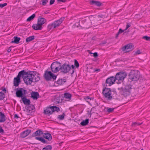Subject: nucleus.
Segmentation results:
<instances>
[{"label": "nucleus", "mask_w": 150, "mask_h": 150, "mask_svg": "<svg viewBox=\"0 0 150 150\" xmlns=\"http://www.w3.org/2000/svg\"><path fill=\"white\" fill-rule=\"evenodd\" d=\"M31 97L34 100H37L39 97V93L37 92H32L31 93Z\"/></svg>", "instance_id": "obj_22"}, {"label": "nucleus", "mask_w": 150, "mask_h": 150, "mask_svg": "<svg viewBox=\"0 0 150 150\" xmlns=\"http://www.w3.org/2000/svg\"><path fill=\"white\" fill-rule=\"evenodd\" d=\"M74 65L76 68H78L79 67V64L76 59L74 60Z\"/></svg>", "instance_id": "obj_39"}, {"label": "nucleus", "mask_w": 150, "mask_h": 150, "mask_svg": "<svg viewBox=\"0 0 150 150\" xmlns=\"http://www.w3.org/2000/svg\"><path fill=\"white\" fill-rule=\"evenodd\" d=\"M35 37L33 35L27 38L26 39V42H28L32 41L34 39Z\"/></svg>", "instance_id": "obj_31"}, {"label": "nucleus", "mask_w": 150, "mask_h": 150, "mask_svg": "<svg viewBox=\"0 0 150 150\" xmlns=\"http://www.w3.org/2000/svg\"><path fill=\"white\" fill-rule=\"evenodd\" d=\"M35 109V108L34 105H30L29 106L28 108L27 109V112L28 113V115H30L31 113H32V111L34 110L33 112H35V110H34Z\"/></svg>", "instance_id": "obj_21"}, {"label": "nucleus", "mask_w": 150, "mask_h": 150, "mask_svg": "<svg viewBox=\"0 0 150 150\" xmlns=\"http://www.w3.org/2000/svg\"><path fill=\"white\" fill-rule=\"evenodd\" d=\"M118 36L119 35L117 33L116 35L115 38H117L118 37Z\"/></svg>", "instance_id": "obj_55"}, {"label": "nucleus", "mask_w": 150, "mask_h": 150, "mask_svg": "<svg viewBox=\"0 0 150 150\" xmlns=\"http://www.w3.org/2000/svg\"><path fill=\"white\" fill-rule=\"evenodd\" d=\"M38 74H37L35 71L26 72L25 70H22L19 72L17 76L13 79V85L15 86H18L21 82V77H22L23 80L27 85H30L32 82H37L40 79Z\"/></svg>", "instance_id": "obj_1"}, {"label": "nucleus", "mask_w": 150, "mask_h": 150, "mask_svg": "<svg viewBox=\"0 0 150 150\" xmlns=\"http://www.w3.org/2000/svg\"><path fill=\"white\" fill-rule=\"evenodd\" d=\"M65 116V114L64 113H63L62 115H59L57 117V119L60 120H63L64 117Z\"/></svg>", "instance_id": "obj_33"}, {"label": "nucleus", "mask_w": 150, "mask_h": 150, "mask_svg": "<svg viewBox=\"0 0 150 150\" xmlns=\"http://www.w3.org/2000/svg\"><path fill=\"white\" fill-rule=\"evenodd\" d=\"M100 71V69H94L93 72H96L97 71V72H98Z\"/></svg>", "instance_id": "obj_50"}, {"label": "nucleus", "mask_w": 150, "mask_h": 150, "mask_svg": "<svg viewBox=\"0 0 150 150\" xmlns=\"http://www.w3.org/2000/svg\"><path fill=\"white\" fill-rule=\"evenodd\" d=\"M14 117V118H19V117L18 116V115L16 114H15Z\"/></svg>", "instance_id": "obj_51"}, {"label": "nucleus", "mask_w": 150, "mask_h": 150, "mask_svg": "<svg viewBox=\"0 0 150 150\" xmlns=\"http://www.w3.org/2000/svg\"><path fill=\"white\" fill-rule=\"evenodd\" d=\"M91 114H92L91 113V112L89 114H90L91 115Z\"/></svg>", "instance_id": "obj_60"}, {"label": "nucleus", "mask_w": 150, "mask_h": 150, "mask_svg": "<svg viewBox=\"0 0 150 150\" xmlns=\"http://www.w3.org/2000/svg\"><path fill=\"white\" fill-rule=\"evenodd\" d=\"M81 22L83 24V26L86 28H89L91 25V21L89 17L82 20Z\"/></svg>", "instance_id": "obj_14"}, {"label": "nucleus", "mask_w": 150, "mask_h": 150, "mask_svg": "<svg viewBox=\"0 0 150 150\" xmlns=\"http://www.w3.org/2000/svg\"><path fill=\"white\" fill-rule=\"evenodd\" d=\"M5 95L3 93L0 92V100H2L5 97Z\"/></svg>", "instance_id": "obj_36"}, {"label": "nucleus", "mask_w": 150, "mask_h": 150, "mask_svg": "<svg viewBox=\"0 0 150 150\" xmlns=\"http://www.w3.org/2000/svg\"><path fill=\"white\" fill-rule=\"evenodd\" d=\"M26 96L21 98V100L25 105H30V101L29 99L26 98Z\"/></svg>", "instance_id": "obj_24"}, {"label": "nucleus", "mask_w": 150, "mask_h": 150, "mask_svg": "<svg viewBox=\"0 0 150 150\" xmlns=\"http://www.w3.org/2000/svg\"><path fill=\"white\" fill-rule=\"evenodd\" d=\"M90 3L91 4L95 5L98 6H100L102 4L100 1H96L94 0L90 1Z\"/></svg>", "instance_id": "obj_23"}, {"label": "nucleus", "mask_w": 150, "mask_h": 150, "mask_svg": "<svg viewBox=\"0 0 150 150\" xmlns=\"http://www.w3.org/2000/svg\"><path fill=\"white\" fill-rule=\"evenodd\" d=\"M61 64L58 62H53L51 65V68L52 71L54 73H57L60 70Z\"/></svg>", "instance_id": "obj_10"}, {"label": "nucleus", "mask_w": 150, "mask_h": 150, "mask_svg": "<svg viewBox=\"0 0 150 150\" xmlns=\"http://www.w3.org/2000/svg\"><path fill=\"white\" fill-rule=\"evenodd\" d=\"M7 5V4L6 3H5L3 4H0V7L3 8L4 7L6 6Z\"/></svg>", "instance_id": "obj_42"}, {"label": "nucleus", "mask_w": 150, "mask_h": 150, "mask_svg": "<svg viewBox=\"0 0 150 150\" xmlns=\"http://www.w3.org/2000/svg\"><path fill=\"white\" fill-rule=\"evenodd\" d=\"M52 147L51 145H48L45 147L43 148L42 150H51Z\"/></svg>", "instance_id": "obj_35"}, {"label": "nucleus", "mask_w": 150, "mask_h": 150, "mask_svg": "<svg viewBox=\"0 0 150 150\" xmlns=\"http://www.w3.org/2000/svg\"><path fill=\"white\" fill-rule=\"evenodd\" d=\"M117 34L119 35L120 33H119V31L118 32V33H117Z\"/></svg>", "instance_id": "obj_58"}, {"label": "nucleus", "mask_w": 150, "mask_h": 150, "mask_svg": "<svg viewBox=\"0 0 150 150\" xmlns=\"http://www.w3.org/2000/svg\"><path fill=\"white\" fill-rule=\"evenodd\" d=\"M125 30H122L121 28H120L119 29V33H121L123 32H124V31H125Z\"/></svg>", "instance_id": "obj_47"}, {"label": "nucleus", "mask_w": 150, "mask_h": 150, "mask_svg": "<svg viewBox=\"0 0 150 150\" xmlns=\"http://www.w3.org/2000/svg\"><path fill=\"white\" fill-rule=\"evenodd\" d=\"M4 133V132L2 128L0 126V133L3 134Z\"/></svg>", "instance_id": "obj_43"}, {"label": "nucleus", "mask_w": 150, "mask_h": 150, "mask_svg": "<svg viewBox=\"0 0 150 150\" xmlns=\"http://www.w3.org/2000/svg\"><path fill=\"white\" fill-rule=\"evenodd\" d=\"M67 80L65 79L59 78L57 81L54 82L55 84H57L58 85L62 86L64 85L66 82Z\"/></svg>", "instance_id": "obj_15"}, {"label": "nucleus", "mask_w": 150, "mask_h": 150, "mask_svg": "<svg viewBox=\"0 0 150 150\" xmlns=\"http://www.w3.org/2000/svg\"><path fill=\"white\" fill-rule=\"evenodd\" d=\"M2 91L3 92H5L6 93V88H4L2 89Z\"/></svg>", "instance_id": "obj_54"}, {"label": "nucleus", "mask_w": 150, "mask_h": 150, "mask_svg": "<svg viewBox=\"0 0 150 150\" xmlns=\"http://www.w3.org/2000/svg\"><path fill=\"white\" fill-rule=\"evenodd\" d=\"M103 15H98V17H99L100 18H103Z\"/></svg>", "instance_id": "obj_52"}, {"label": "nucleus", "mask_w": 150, "mask_h": 150, "mask_svg": "<svg viewBox=\"0 0 150 150\" xmlns=\"http://www.w3.org/2000/svg\"><path fill=\"white\" fill-rule=\"evenodd\" d=\"M35 17V14H33L31 16L29 17L27 19V21H30L33 20L34 18Z\"/></svg>", "instance_id": "obj_34"}, {"label": "nucleus", "mask_w": 150, "mask_h": 150, "mask_svg": "<svg viewBox=\"0 0 150 150\" xmlns=\"http://www.w3.org/2000/svg\"><path fill=\"white\" fill-rule=\"evenodd\" d=\"M89 122V119H86L83 120L81 122V125L82 126H86L88 125Z\"/></svg>", "instance_id": "obj_30"}, {"label": "nucleus", "mask_w": 150, "mask_h": 150, "mask_svg": "<svg viewBox=\"0 0 150 150\" xmlns=\"http://www.w3.org/2000/svg\"><path fill=\"white\" fill-rule=\"evenodd\" d=\"M46 21V20L44 18H41L38 19V23L42 26L45 22Z\"/></svg>", "instance_id": "obj_28"}, {"label": "nucleus", "mask_w": 150, "mask_h": 150, "mask_svg": "<svg viewBox=\"0 0 150 150\" xmlns=\"http://www.w3.org/2000/svg\"><path fill=\"white\" fill-rule=\"evenodd\" d=\"M112 92V91L110 88L106 87L104 88L102 91V94L104 96V98L108 101L112 100L113 96Z\"/></svg>", "instance_id": "obj_4"}, {"label": "nucleus", "mask_w": 150, "mask_h": 150, "mask_svg": "<svg viewBox=\"0 0 150 150\" xmlns=\"http://www.w3.org/2000/svg\"><path fill=\"white\" fill-rule=\"evenodd\" d=\"M127 76V74L125 72H120L117 73L115 77L116 80L122 81Z\"/></svg>", "instance_id": "obj_11"}, {"label": "nucleus", "mask_w": 150, "mask_h": 150, "mask_svg": "<svg viewBox=\"0 0 150 150\" xmlns=\"http://www.w3.org/2000/svg\"><path fill=\"white\" fill-rule=\"evenodd\" d=\"M67 0H57V1L58 2H65Z\"/></svg>", "instance_id": "obj_49"}, {"label": "nucleus", "mask_w": 150, "mask_h": 150, "mask_svg": "<svg viewBox=\"0 0 150 150\" xmlns=\"http://www.w3.org/2000/svg\"><path fill=\"white\" fill-rule=\"evenodd\" d=\"M143 39H144L147 41L150 40V37L147 36H145L143 37Z\"/></svg>", "instance_id": "obj_40"}, {"label": "nucleus", "mask_w": 150, "mask_h": 150, "mask_svg": "<svg viewBox=\"0 0 150 150\" xmlns=\"http://www.w3.org/2000/svg\"><path fill=\"white\" fill-rule=\"evenodd\" d=\"M64 20V18H61L59 20L55 21L53 23L49 24L47 27L48 30L49 31L50 30L59 26Z\"/></svg>", "instance_id": "obj_8"}, {"label": "nucleus", "mask_w": 150, "mask_h": 150, "mask_svg": "<svg viewBox=\"0 0 150 150\" xmlns=\"http://www.w3.org/2000/svg\"><path fill=\"white\" fill-rule=\"evenodd\" d=\"M93 108H92L91 109V112L92 111V109H93Z\"/></svg>", "instance_id": "obj_61"}, {"label": "nucleus", "mask_w": 150, "mask_h": 150, "mask_svg": "<svg viewBox=\"0 0 150 150\" xmlns=\"http://www.w3.org/2000/svg\"><path fill=\"white\" fill-rule=\"evenodd\" d=\"M50 107H47L44 109L43 113L45 115H47L50 116V115L52 114L51 109L50 108Z\"/></svg>", "instance_id": "obj_17"}, {"label": "nucleus", "mask_w": 150, "mask_h": 150, "mask_svg": "<svg viewBox=\"0 0 150 150\" xmlns=\"http://www.w3.org/2000/svg\"><path fill=\"white\" fill-rule=\"evenodd\" d=\"M115 78V77L112 76L108 78L106 81L105 83L106 84V85H104V86H110L112 85L114 83L115 81H116Z\"/></svg>", "instance_id": "obj_12"}, {"label": "nucleus", "mask_w": 150, "mask_h": 150, "mask_svg": "<svg viewBox=\"0 0 150 150\" xmlns=\"http://www.w3.org/2000/svg\"><path fill=\"white\" fill-rule=\"evenodd\" d=\"M49 13L48 12H47H47H45V14H47V13Z\"/></svg>", "instance_id": "obj_59"}, {"label": "nucleus", "mask_w": 150, "mask_h": 150, "mask_svg": "<svg viewBox=\"0 0 150 150\" xmlns=\"http://www.w3.org/2000/svg\"><path fill=\"white\" fill-rule=\"evenodd\" d=\"M132 89V86L131 85H127L124 87L119 88L120 93L125 97L130 95L131 90Z\"/></svg>", "instance_id": "obj_5"}, {"label": "nucleus", "mask_w": 150, "mask_h": 150, "mask_svg": "<svg viewBox=\"0 0 150 150\" xmlns=\"http://www.w3.org/2000/svg\"><path fill=\"white\" fill-rule=\"evenodd\" d=\"M6 116L4 113L0 112V122H2L6 121Z\"/></svg>", "instance_id": "obj_25"}, {"label": "nucleus", "mask_w": 150, "mask_h": 150, "mask_svg": "<svg viewBox=\"0 0 150 150\" xmlns=\"http://www.w3.org/2000/svg\"><path fill=\"white\" fill-rule=\"evenodd\" d=\"M93 38H94V37H93V38H92V39H93Z\"/></svg>", "instance_id": "obj_62"}, {"label": "nucleus", "mask_w": 150, "mask_h": 150, "mask_svg": "<svg viewBox=\"0 0 150 150\" xmlns=\"http://www.w3.org/2000/svg\"><path fill=\"white\" fill-rule=\"evenodd\" d=\"M130 26V25L129 23H127V24L126 28L125 30H127L129 27Z\"/></svg>", "instance_id": "obj_45"}, {"label": "nucleus", "mask_w": 150, "mask_h": 150, "mask_svg": "<svg viewBox=\"0 0 150 150\" xmlns=\"http://www.w3.org/2000/svg\"><path fill=\"white\" fill-rule=\"evenodd\" d=\"M106 42L105 41H104L103 43V44H105L106 43Z\"/></svg>", "instance_id": "obj_57"}, {"label": "nucleus", "mask_w": 150, "mask_h": 150, "mask_svg": "<svg viewBox=\"0 0 150 150\" xmlns=\"http://www.w3.org/2000/svg\"><path fill=\"white\" fill-rule=\"evenodd\" d=\"M93 56L94 57H96L98 56L97 52H95L93 53Z\"/></svg>", "instance_id": "obj_46"}, {"label": "nucleus", "mask_w": 150, "mask_h": 150, "mask_svg": "<svg viewBox=\"0 0 150 150\" xmlns=\"http://www.w3.org/2000/svg\"><path fill=\"white\" fill-rule=\"evenodd\" d=\"M50 108L51 109L52 113L55 111L58 112L60 111V109L59 108L56 106H50Z\"/></svg>", "instance_id": "obj_26"}, {"label": "nucleus", "mask_w": 150, "mask_h": 150, "mask_svg": "<svg viewBox=\"0 0 150 150\" xmlns=\"http://www.w3.org/2000/svg\"><path fill=\"white\" fill-rule=\"evenodd\" d=\"M71 94L69 93H66L64 94V97L66 99L69 100L71 99Z\"/></svg>", "instance_id": "obj_32"}, {"label": "nucleus", "mask_w": 150, "mask_h": 150, "mask_svg": "<svg viewBox=\"0 0 150 150\" xmlns=\"http://www.w3.org/2000/svg\"><path fill=\"white\" fill-rule=\"evenodd\" d=\"M74 68L75 66L73 65H71L69 63L67 64L65 63L62 65H61V72L64 74H67L69 72L72 68V70L71 73V74H72L74 72Z\"/></svg>", "instance_id": "obj_2"}, {"label": "nucleus", "mask_w": 150, "mask_h": 150, "mask_svg": "<svg viewBox=\"0 0 150 150\" xmlns=\"http://www.w3.org/2000/svg\"><path fill=\"white\" fill-rule=\"evenodd\" d=\"M55 1V0H50V5H51L53 4Z\"/></svg>", "instance_id": "obj_48"}, {"label": "nucleus", "mask_w": 150, "mask_h": 150, "mask_svg": "<svg viewBox=\"0 0 150 150\" xmlns=\"http://www.w3.org/2000/svg\"><path fill=\"white\" fill-rule=\"evenodd\" d=\"M14 40L12 41L11 42L12 43H15L16 44H18L19 43V41L21 40L20 38L18 37L17 36H14L13 38Z\"/></svg>", "instance_id": "obj_27"}, {"label": "nucleus", "mask_w": 150, "mask_h": 150, "mask_svg": "<svg viewBox=\"0 0 150 150\" xmlns=\"http://www.w3.org/2000/svg\"><path fill=\"white\" fill-rule=\"evenodd\" d=\"M2 0H0V1H1Z\"/></svg>", "instance_id": "obj_63"}, {"label": "nucleus", "mask_w": 150, "mask_h": 150, "mask_svg": "<svg viewBox=\"0 0 150 150\" xmlns=\"http://www.w3.org/2000/svg\"><path fill=\"white\" fill-rule=\"evenodd\" d=\"M11 51V49L10 47H9L8 50H7V52H9Z\"/></svg>", "instance_id": "obj_53"}, {"label": "nucleus", "mask_w": 150, "mask_h": 150, "mask_svg": "<svg viewBox=\"0 0 150 150\" xmlns=\"http://www.w3.org/2000/svg\"><path fill=\"white\" fill-rule=\"evenodd\" d=\"M84 99L90 105H91V104L90 103L89 100H94V98H90L89 96H88L84 98Z\"/></svg>", "instance_id": "obj_29"}, {"label": "nucleus", "mask_w": 150, "mask_h": 150, "mask_svg": "<svg viewBox=\"0 0 150 150\" xmlns=\"http://www.w3.org/2000/svg\"><path fill=\"white\" fill-rule=\"evenodd\" d=\"M114 110V108H107V111L108 113H110L112 112Z\"/></svg>", "instance_id": "obj_38"}, {"label": "nucleus", "mask_w": 150, "mask_h": 150, "mask_svg": "<svg viewBox=\"0 0 150 150\" xmlns=\"http://www.w3.org/2000/svg\"><path fill=\"white\" fill-rule=\"evenodd\" d=\"M141 53V52L140 50H138L137 51H136L135 53V54L137 55L140 54Z\"/></svg>", "instance_id": "obj_44"}, {"label": "nucleus", "mask_w": 150, "mask_h": 150, "mask_svg": "<svg viewBox=\"0 0 150 150\" xmlns=\"http://www.w3.org/2000/svg\"><path fill=\"white\" fill-rule=\"evenodd\" d=\"M16 94L17 97L22 98L26 96L27 94V91L23 88H18L16 89Z\"/></svg>", "instance_id": "obj_9"}, {"label": "nucleus", "mask_w": 150, "mask_h": 150, "mask_svg": "<svg viewBox=\"0 0 150 150\" xmlns=\"http://www.w3.org/2000/svg\"><path fill=\"white\" fill-rule=\"evenodd\" d=\"M140 77L139 72L136 70H131L129 75V79L132 81L138 80Z\"/></svg>", "instance_id": "obj_6"}, {"label": "nucleus", "mask_w": 150, "mask_h": 150, "mask_svg": "<svg viewBox=\"0 0 150 150\" xmlns=\"http://www.w3.org/2000/svg\"><path fill=\"white\" fill-rule=\"evenodd\" d=\"M142 122L141 123H139L137 122H134L132 123V126L133 127H135L137 126H139L142 124Z\"/></svg>", "instance_id": "obj_37"}, {"label": "nucleus", "mask_w": 150, "mask_h": 150, "mask_svg": "<svg viewBox=\"0 0 150 150\" xmlns=\"http://www.w3.org/2000/svg\"><path fill=\"white\" fill-rule=\"evenodd\" d=\"M88 51H89V53L90 54H93V53H92L91 52H90L89 50H88Z\"/></svg>", "instance_id": "obj_56"}, {"label": "nucleus", "mask_w": 150, "mask_h": 150, "mask_svg": "<svg viewBox=\"0 0 150 150\" xmlns=\"http://www.w3.org/2000/svg\"><path fill=\"white\" fill-rule=\"evenodd\" d=\"M31 132V130L27 129L22 132L20 135V137L23 138L27 137Z\"/></svg>", "instance_id": "obj_16"}, {"label": "nucleus", "mask_w": 150, "mask_h": 150, "mask_svg": "<svg viewBox=\"0 0 150 150\" xmlns=\"http://www.w3.org/2000/svg\"><path fill=\"white\" fill-rule=\"evenodd\" d=\"M47 0H45L42 1V5L43 6L46 5L47 3L48 2Z\"/></svg>", "instance_id": "obj_41"}, {"label": "nucleus", "mask_w": 150, "mask_h": 150, "mask_svg": "<svg viewBox=\"0 0 150 150\" xmlns=\"http://www.w3.org/2000/svg\"><path fill=\"white\" fill-rule=\"evenodd\" d=\"M134 49V45L132 44H129L122 47V51L125 52H128Z\"/></svg>", "instance_id": "obj_13"}, {"label": "nucleus", "mask_w": 150, "mask_h": 150, "mask_svg": "<svg viewBox=\"0 0 150 150\" xmlns=\"http://www.w3.org/2000/svg\"><path fill=\"white\" fill-rule=\"evenodd\" d=\"M43 137H36L35 138L44 144H48L50 143L48 141H50L52 138L51 134L48 132L44 133Z\"/></svg>", "instance_id": "obj_3"}, {"label": "nucleus", "mask_w": 150, "mask_h": 150, "mask_svg": "<svg viewBox=\"0 0 150 150\" xmlns=\"http://www.w3.org/2000/svg\"><path fill=\"white\" fill-rule=\"evenodd\" d=\"M88 17L91 21V25L92 24L93 25H97L98 20L96 18L93 17L92 16H89Z\"/></svg>", "instance_id": "obj_19"}, {"label": "nucleus", "mask_w": 150, "mask_h": 150, "mask_svg": "<svg viewBox=\"0 0 150 150\" xmlns=\"http://www.w3.org/2000/svg\"><path fill=\"white\" fill-rule=\"evenodd\" d=\"M44 77L47 81H53L56 80L57 76L52 73L50 71L46 70L44 75Z\"/></svg>", "instance_id": "obj_7"}, {"label": "nucleus", "mask_w": 150, "mask_h": 150, "mask_svg": "<svg viewBox=\"0 0 150 150\" xmlns=\"http://www.w3.org/2000/svg\"><path fill=\"white\" fill-rule=\"evenodd\" d=\"M33 29L36 30H41L42 29V26L38 23L37 24H34L32 26Z\"/></svg>", "instance_id": "obj_20"}, {"label": "nucleus", "mask_w": 150, "mask_h": 150, "mask_svg": "<svg viewBox=\"0 0 150 150\" xmlns=\"http://www.w3.org/2000/svg\"><path fill=\"white\" fill-rule=\"evenodd\" d=\"M43 133H44L40 129H39L33 133L32 135V137H35L37 136H40L42 134L43 135Z\"/></svg>", "instance_id": "obj_18"}]
</instances>
